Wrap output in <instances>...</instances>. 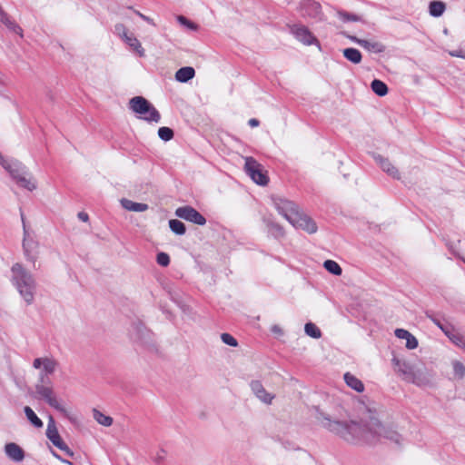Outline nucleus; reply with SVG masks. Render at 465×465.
Masks as SVG:
<instances>
[{
	"mask_svg": "<svg viewBox=\"0 0 465 465\" xmlns=\"http://www.w3.org/2000/svg\"><path fill=\"white\" fill-rule=\"evenodd\" d=\"M371 88L373 93L379 96H384L388 94V86L381 80L374 79L371 84Z\"/></svg>",
	"mask_w": 465,
	"mask_h": 465,
	"instance_id": "a878e982",
	"label": "nucleus"
},
{
	"mask_svg": "<svg viewBox=\"0 0 465 465\" xmlns=\"http://www.w3.org/2000/svg\"><path fill=\"white\" fill-rule=\"evenodd\" d=\"M343 378L347 386H349L352 390L356 391L357 392H362L364 391V385L362 381L356 376L352 375L350 372H346Z\"/></svg>",
	"mask_w": 465,
	"mask_h": 465,
	"instance_id": "412c9836",
	"label": "nucleus"
},
{
	"mask_svg": "<svg viewBox=\"0 0 465 465\" xmlns=\"http://www.w3.org/2000/svg\"><path fill=\"white\" fill-rule=\"evenodd\" d=\"M252 391L255 394V396L263 403L271 404L274 395L268 392L264 387L262 386V382L259 381H252L250 383Z\"/></svg>",
	"mask_w": 465,
	"mask_h": 465,
	"instance_id": "4468645a",
	"label": "nucleus"
},
{
	"mask_svg": "<svg viewBox=\"0 0 465 465\" xmlns=\"http://www.w3.org/2000/svg\"><path fill=\"white\" fill-rule=\"evenodd\" d=\"M276 229H277V232H279V234H281V235L283 234V231H282V228L281 226H276Z\"/></svg>",
	"mask_w": 465,
	"mask_h": 465,
	"instance_id": "3c124183",
	"label": "nucleus"
},
{
	"mask_svg": "<svg viewBox=\"0 0 465 465\" xmlns=\"http://www.w3.org/2000/svg\"><path fill=\"white\" fill-rule=\"evenodd\" d=\"M450 55L454 56V57H460V58H464L465 59V55L462 54L461 52L454 51V52L450 53Z\"/></svg>",
	"mask_w": 465,
	"mask_h": 465,
	"instance_id": "8fccbe9b",
	"label": "nucleus"
},
{
	"mask_svg": "<svg viewBox=\"0 0 465 465\" xmlns=\"http://www.w3.org/2000/svg\"><path fill=\"white\" fill-rule=\"evenodd\" d=\"M305 333L314 339H319L322 336L320 329L312 322H307L304 326Z\"/></svg>",
	"mask_w": 465,
	"mask_h": 465,
	"instance_id": "c85d7f7f",
	"label": "nucleus"
},
{
	"mask_svg": "<svg viewBox=\"0 0 465 465\" xmlns=\"http://www.w3.org/2000/svg\"><path fill=\"white\" fill-rule=\"evenodd\" d=\"M342 53H343L344 57L348 61H350L355 64H358L361 62V59H362L361 54L356 48H352V47L346 48L342 51Z\"/></svg>",
	"mask_w": 465,
	"mask_h": 465,
	"instance_id": "b1692460",
	"label": "nucleus"
},
{
	"mask_svg": "<svg viewBox=\"0 0 465 465\" xmlns=\"http://www.w3.org/2000/svg\"><path fill=\"white\" fill-rule=\"evenodd\" d=\"M23 230H24V240H23V248L25 252V255L27 260L34 262L36 258L38 243L35 240L34 232H31L25 224V220L24 214H21Z\"/></svg>",
	"mask_w": 465,
	"mask_h": 465,
	"instance_id": "1a4fd4ad",
	"label": "nucleus"
},
{
	"mask_svg": "<svg viewBox=\"0 0 465 465\" xmlns=\"http://www.w3.org/2000/svg\"><path fill=\"white\" fill-rule=\"evenodd\" d=\"M46 437L47 439L58 449L64 451L66 455L73 457L74 452L69 449V447L62 440L58 430L55 426V421L52 416H49L47 429H46Z\"/></svg>",
	"mask_w": 465,
	"mask_h": 465,
	"instance_id": "9d476101",
	"label": "nucleus"
},
{
	"mask_svg": "<svg viewBox=\"0 0 465 465\" xmlns=\"http://www.w3.org/2000/svg\"><path fill=\"white\" fill-rule=\"evenodd\" d=\"M435 323L437 324V326L445 333V331H447L448 329H454L453 327L451 326H448V325H443L441 324L440 322H436L435 321Z\"/></svg>",
	"mask_w": 465,
	"mask_h": 465,
	"instance_id": "de8ad7c7",
	"label": "nucleus"
},
{
	"mask_svg": "<svg viewBox=\"0 0 465 465\" xmlns=\"http://www.w3.org/2000/svg\"><path fill=\"white\" fill-rule=\"evenodd\" d=\"M338 17L343 22H359L361 17L354 14H350L345 11H339Z\"/></svg>",
	"mask_w": 465,
	"mask_h": 465,
	"instance_id": "473e14b6",
	"label": "nucleus"
},
{
	"mask_svg": "<svg viewBox=\"0 0 465 465\" xmlns=\"http://www.w3.org/2000/svg\"><path fill=\"white\" fill-rule=\"evenodd\" d=\"M121 205L127 211L142 213L148 210L149 206L146 203H135L128 199H122Z\"/></svg>",
	"mask_w": 465,
	"mask_h": 465,
	"instance_id": "aec40b11",
	"label": "nucleus"
},
{
	"mask_svg": "<svg viewBox=\"0 0 465 465\" xmlns=\"http://www.w3.org/2000/svg\"><path fill=\"white\" fill-rule=\"evenodd\" d=\"M24 412L27 418V420L35 427L42 428L44 423L40 418L35 414L32 408L29 406H25L24 408Z\"/></svg>",
	"mask_w": 465,
	"mask_h": 465,
	"instance_id": "393cba45",
	"label": "nucleus"
},
{
	"mask_svg": "<svg viewBox=\"0 0 465 465\" xmlns=\"http://www.w3.org/2000/svg\"><path fill=\"white\" fill-rule=\"evenodd\" d=\"M134 14H136L139 17H141L143 21L147 22L150 25H155L153 20L150 18L149 16L142 14L141 12L137 10H134Z\"/></svg>",
	"mask_w": 465,
	"mask_h": 465,
	"instance_id": "79ce46f5",
	"label": "nucleus"
},
{
	"mask_svg": "<svg viewBox=\"0 0 465 465\" xmlns=\"http://www.w3.org/2000/svg\"><path fill=\"white\" fill-rule=\"evenodd\" d=\"M406 347L409 350H413L418 347V340L412 334L406 340Z\"/></svg>",
	"mask_w": 465,
	"mask_h": 465,
	"instance_id": "ea45409f",
	"label": "nucleus"
},
{
	"mask_svg": "<svg viewBox=\"0 0 465 465\" xmlns=\"http://www.w3.org/2000/svg\"><path fill=\"white\" fill-rule=\"evenodd\" d=\"M177 21L183 26H186L187 28H189L190 30H197L198 26L197 25H195L194 23H193L192 21L188 20L185 16L183 15H178L177 16Z\"/></svg>",
	"mask_w": 465,
	"mask_h": 465,
	"instance_id": "f704fd0d",
	"label": "nucleus"
},
{
	"mask_svg": "<svg viewBox=\"0 0 465 465\" xmlns=\"http://www.w3.org/2000/svg\"><path fill=\"white\" fill-rule=\"evenodd\" d=\"M129 108L146 122L159 123L161 120L156 108L143 96H134L130 99Z\"/></svg>",
	"mask_w": 465,
	"mask_h": 465,
	"instance_id": "0eeeda50",
	"label": "nucleus"
},
{
	"mask_svg": "<svg viewBox=\"0 0 465 465\" xmlns=\"http://www.w3.org/2000/svg\"><path fill=\"white\" fill-rule=\"evenodd\" d=\"M5 455L15 462H20L25 459L24 450L15 442L6 443L5 446Z\"/></svg>",
	"mask_w": 465,
	"mask_h": 465,
	"instance_id": "f3484780",
	"label": "nucleus"
},
{
	"mask_svg": "<svg viewBox=\"0 0 465 465\" xmlns=\"http://www.w3.org/2000/svg\"><path fill=\"white\" fill-rule=\"evenodd\" d=\"M318 420L323 428L348 442L372 444L381 439L389 440L396 444H401L402 441L401 435L391 425L381 423L371 411L360 423L334 420L323 413L320 414Z\"/></svg>",
	"mask_w": 465,
	"mask_h": 465,
	"instance_id": "f257e3e1",
	"label": "nucleus"
},
{
	"mask_svg": "<svg viewBox=\"0 0 465 465\" xmlns=\"http://www.w3.org/2000/svg\"><path fill=\"white\" fill-rule=\"evenodd\" d=\"M324 268L331 273L334 275H341V266L332 260H327L323 263Z\"/></svg>",
	"mask_w": 465,
	"mask_h": 465,
	"instance_id": "7c9ffc66",
	"label": "nucleus"
},
{
	"mask_svg": "<svg viewBox=\"0 0 465 465\" xmlns=\"http://www.w3.org/2000/svg\"><path fill=\"white\" fill-rule=\"evenodd\" d=\"M446 10V5L442 1L434 0L429 5V13L433 17L441 16Z\"/></svg>",
	"mask_w": 465,
	"mask_h": 465,
	"instance_id": "5701e85b",
	"label": "nucleus"
},
{
	"mask_svg": "<svg viewBox=\"0 0 465 465\" xmlns=\"http://www.w3.org/2000/svg\"><path fill=\"white\" fill-rule=\"evenodd\" d=\"M290 32L294 38L304 45H316L320 46V43L313 34L303 25L295 24L290 26Z\"/></svg>",
	"mask_w": 465,
	"mask_h": 465,
	"instance_id": "9b49d317",
	"label": "nucleus"
},
{
	"mask_svg": "<svg viewBox=\"0 0 465 465\" xmlns=\"http://www.w3.org/2000/svg\"><path fill=\"white\" fill-rule=\"evenodd\" d=\"M451 366L455 377L458 379H463L465 377V365L461 361L454 360L451 361Z\"/></svg>",
	"mask_w": 465,
	"mask_h": 465,
	"instance_id": "c756f323",
	"label": "nucleus"
},
{
	"mask_svg": "<svg viewBox=\"0 0 465 465\" xmlns=\"http://www.w3.org/2000/svg\"><path fill=\"white\" fill-rule=\"evenodd\" d=\"M11 281L27 305L35 301L36 282L33 274L21 263H15L11 268Z\"/></svg>",
	"mask_w": 465,
	"mask_h": 465,
	"instance_id": "39448f33",
	"label": "nucleus"
},
{
	"mask_svg": "<svg viewBox=\"0 0 465 465\" xmlns=\"http://www.w3.org/2000/svg\"><path fill=\"white\" fill-rule=\"evenodd\" d=\"M259 121L255 118H252L249 120V125L252 126V127H256L259 125Z\"/></svg>",
	"mask_w": 465,
	"mask_h": 465,
	"instance_id": "09e8293b",
	"label": "nucleus"
},
{
	"mask_svg": "<svg viewBox=\"0 0 465 465\" xmlns=\"http://www.w3.org/2000/svg\"><path fill=\"white\" fill-rule=\"evenodd\" d=\"M158 136L164 142H168L173 137V131L169 127H160Z\"/></svg>",
	"mask_w": 465,
	"mask_h": 465,
	"instance_id": "72a5a7b5",
	"label": "nucleus"
},
{
	"mask_svg": "<svg viewBox=\"0 0 465 465\" xmlns=\"http://www.w3.org/2000/svg\"><path fill=\"white\" fill-rule=\"evenodd\" d=\"M301 12L303 16L320 18L322 15V6L314 0H303L301 3Z\"/></svg>",
	"mask_w": 465,
	"mask_h": 465,
	"instance_id": "ddd939ff",
	"label": "nucleus"
},
{
	"mask_svg": "<svg viewBox=\"0 0 465 465\" xmlns=\"http://www.w3.org/2000/svg\"><path fill=\"white\" fill-rule=\"evenodd\" d=\"M175 215L198 225H204L206 223V219L197 210L191 206L177 208L175 210Z\"/></svg>",
	"mask_w": 465,
	"mask_h": 465,
	"instance_id": "f8f14e48",
	"label": "nucleus"
},
{
	"mask_svg": "<svg viewBox=\"0 0 465 465\" xmlns=\"http://www.w3.org/2000/svg\"><path fill=\"white\" fill-rule=\"evenodd\" d=\"M93 417L99 424L103 426L109 427L113 424V419L110 416L104 414L96 409L93 411Z\"/></svg>",
	"mask_w": 465,
	"mask_h": 465,
	"instance_id": "bb28decb",
	"label": "nucleus"
},
{
	"mask_svg": "<svg viewBox=\"0 0 465 465\" xmlns=\"http://www.w3.org/2000/svg\"><path fill=\"white\" fill-rule=\"evenodd\" d=\"M195 75V71L191 66H184L177 70L175 73V79L180 83H186L193 79Z\"/></svg>",
	"mask_w": 465,
	"mask_h": 465,
	"instance_id": "4be33fe9",
	"label": "nucleus"
},
{
	"mask_svg": "<svg viewBox=\"0 0 465 465\" xmlns=\"http://www.w3.org/2000/svg\"><path fill=\"white\" fill-rule=\"evenodd\" d=\"M272 200L278 213L292 226L302 229L308 233L317 232L316 223L306 213H301L295 203L280 196H273Z\"/></svg>",
	"mask_w": 465,
	"mask_h": 465,
	"instance_id": "7ed1b4c3",
	"label": "nucleus"
},
{
	"mask_svg": "<svg viewBox=\"0 0 465 465\" xmlns=\"http://www.w3.org/2000/svg\"><path fill=\"white\" fill-rule=\"evenodd\" d=\"M351 41L358 44L361 47L365 48L368 51H372L374 53H382L385 51V46L380 42L375 41H368L364 39H360L354 35H346Z\"/></svg>",
	"mask_w": 465,
	"mask_h": 465,
	"instance_id": "dca6fc26",
	"label": "nucleus"
},
{
	"mask_svg": "<svg viewBox=\"0 0 465 465\" xmlns=\"http://www.w3.org/2000/svg\"><path fill=\"white\" fill-rule=\"evenodd\" d=\"M165 456H166V452L163 450H159L153 456V460L154 462L160 463L165 459Z\"/></svg>",
	"mask_w": 465,
	"mask_h": 465,
	"instance_id": "a19ab883",
	"label": "nucleus"
},
{
	"mask_svg": "<svg viewBox=\"0 0 465 465\" xmlns=\"http://www.w3.org/2000/svg\"><path fill=\"white\" fill-rule=\"evenodd\" d=\"M5 86V79L3 74L0 72V94H3Z\"/></svg>",
	"mask_w": 465,
	"mask_h": 465,
	"instance_id": "a18cd8bd",
	"label": "nucleus"
},
{
	"mask_svg": "<svg viewBox=\"0 0 465 465\" xmlns=\"http://www.w3.org/2000/svg\"><path fill=\"white\" fill-rule=\"evenodd\" d=\"M77 216H78L79 220H81L84 223H86L89 220L88 214L84 212L78 213Z\"/></svg>",
	"mask_w": 465,
	"mask_h": 465,
	"instance_id": "49530a36",
	"label": "nucleus"
},
{
	"mask_svg": "<svg viewBox=\"0 0 465 465\" xmlns=\"http://www.w3.org/2000/svg\"><path fill=\"white\" fill-rule=\"evenodd\" d=\"M124 42L133 50L140 57H143L145 55V51L142 46L139 40L134 36L133 33H131Z\"/></svg>",
	"mask_w": 465,
	"mask_h": 465,
	"instance_id": "6ab92c4d",
	"label": "nucleus"
},
{
	"mask_svg": "<svg viewBox=\"0 0 465 465\" xmlns=\"http://www.w3.org/2000/svg\"><path fill=\"white\" fill-rule=\"evenodd\" d=\"M156 262L159 265L166 267L170 263V257L166 252H159L156 257Z\"/></svg>",
	"mask_w": 465,
	"mask_h": 465,
	"instance_id": "c9c22d12",
	"label": "nucleus"
},
{
	"mask_svg": "<svg viewBox=\"0 0 465 465\" xmlns=\"http://www.w3.org/2000/svg\"><path fill=\"white\" fill-rule=\"evenodd\" d=\"M271 331L273 334L278 336H282L283 334V331L279 325H272Z\"/></svg>",
	"mask_w": 465,
	"mask_h": 465,
	"instance_id": "37998d69",
	"label": "nucleus"
},
{
	"mask_svg": "<svg viewBox=\"0 0 465 465\" xmlns=\"http://www.w3.org/2000/svg\"><path fill=\"white\" fill-rule=\"evenodd\" d=\"M392 362L398 368V371L403 375V379L408 382H411L419 387L431 384L434 373L423 363H410L397 358H393Z\"/></svg>",
	"mask_w": 465,
	"mask_h": 465,
	"instance_id": "20e7f679",
	"label": "nucleus"
},
{
	"mask_svg": "<svg viewBox=\"0 0 465 465\" xmlns=\"http://www.w3.org/2000/svg\"><path fill=\"white\" fill-rule=\"evenodd\" d=\"M374 160L380 165L383 172L394 179H401L399 170L390 162L389 159L380 154L374 155Z\"/></svg>",
	"mask_w": 465,
	"mask_h": 465,
	"instance_id": "2eb2a0df",
	"label": "nucleus"
},
{
	"mask_svg": "<svg viewBox=\"0 0 465 465\" xmlns=\"http://www.w3.org/2000/svg\"><path fill=\"white\" fill-rule=\"evenodd\" d=\"M445 335L449 340L465 352V334L456 329H448Z\"/></svg>",
	"mask_w": 465,
	"mask_h": 465,
	"instance_id": "a211bd4d",
	"label": "nucleus"
},
{
	"mask_svg": "<svg viewBox=\"0 0 465 465\" xmlns=\"http://www.w3.org/2000/svg\"><path fill=\"white\" fill-rule=\"evenodd\" d=\"M244 159V171L250 178L259 185H266L269 182L263 166L259 163L253 157L246 156Z\"/></svg>",
	"mask_w": 465,
	"mask_h": 465,
	"instance_id": "6e6552de",
	"label": "nucleus"
},
{
	"mask_svg": "<svg viewBox=\"0 0 465 465\" xmlns=\"http://www.w3.org/2000/svg\"><path fill=\"white\" fill-rule=\"evenodd\" d=\"M114 34L124 41L131 33H129V30L125 25L117 23L114 25Z\"/></svg>",
	"mask_w": 465,
	"mask_h": 465,
	"instance_id": "2f4dec72",
	"label": "nucleus"
},
{
	"mask_svg": "<svg viewBox=\"0 0 465 465\" xmlns=\"http://www.w3.org/2000/svg\"><path fill=\"white\" fill-rule=\"evenodd\" d=\"M33 367L40 370L37 382L35 385V397L38 400H44L50 407L67 415L63 401L58 399L54 385L48 375L54 372L57 367V361L51 357L36 358L33 361Z\"/></svg>",
	"mask_w": 465,
	"mask_h": 465,
	"instance_id": "f03ea898",
	"label": "nucleus"
},
{
	"mask_svg": "<svg viewBox=\"0 0 465 465\" xmlns=\"http://www.w3.org/2000/svg\"><path fill=\"white\" fill-rule=\"evenodd\" d=\"M411 332L404 329H396L395 330V336L401 340H407L409 337H411Z\"/></svg>",
	"mask_w": 465,
	"mask_h": 465,
	"instance_id": "58836bf2",
	"label": "nucleus"
},
{
	"mask_svg": "<svg viewBox=\"0 0 465 465\" xmlns=\"http://www.w3.org/2000/svg\"><path fill=\"white\" fill-rule=\"evenodd\" d=\"M169 226L173 232L178 235H183L185 233V226L183 223L179 220L173 219L169 221Z\"/></svg>",
	"mask_w": 465,
	"mask_h": 465,
	"instance_id": "cd10ccee",
	"label": "nucleus"
},
{
	"mask_svg": "<svg viewBox=\"0 0 465 465\" xmlns=\"http://www.w3.org/2000/svg\"><path fill=\"white\" fill-rule=\"evenodd\" d=\"M221 339L223 343L230 345L232 347H236L238 345L236 339L229 333H223L221 335Z\"/></svg>",
	"mask_w": 465,
	"mask_h": 465,
	"instance_id": "4c0bfd02",
	"label": "nucleus"
},
{
	"mask_svg": "<svg viewBox=\"0 0 465 465\" xmlns=\"http://www.w3.org/2000/svg\"><path fill=\"white\" fill-rule=\"evenodd\" d=\"M0 164L6 170L14 180L21 186L28 191H34L36 188L35 181L27 172L25 165L15 159H5L0 153Z\"/></svg>",
	"mask_w": 465,
	"mask_h": 465,
	"instance_id": "423d86ee",
	"label": "nucleus"
},
{
	"mask_svg": "<svg viewBox=\"0 0 465 465\" xmlns=\"http://www.w3.org/2000/svg\"><path fill=\"white\" fill-rule=\"evenodd\" d=\"M136 333L131 334L132 337L135 340H143V338L148 334L147 330L143 325H138L135 327Z\"/></svg>",
	"mask_w": 465,
	"mask_h": 465,
	"instance_id": "e433bc0d",
	"label": "nucleus"
},
{
	"mask_svg": "<svg viewBox=\"0 0 465 465\" xmlns=\"http://www.w3.org/2000/svg\"><path fill=\"white\" fill-rule=\"evenodd\" d=\"M51 452H52L53 456H54L55 459L59 460L61 462H63V463H64V464H67V465H74V464H73V462H71V461H69V460H67L63 459V458H62V457H61L57 452H55L54 450H52Z\"/></svg>",
	"mask_w": 465,
	"mask_h": 465,
	"instance_id": "c03bdc74",
	"label": "nucleus"
}]
</instances>
